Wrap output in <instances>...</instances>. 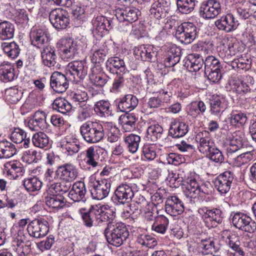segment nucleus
I'll return each instance as SVG.
<instances>
[{"label":"nucleus","instance_id":"1","mask_svg":"<svg viewBox=\"0 0 256 256\" xmlns=\"http://www.w3.org/2000/svg\"><path fill=\"white\" fill-rule=\"evenodd\" d=\"M107 242L111 245L122 246L129 236V232L124 223H108L104 231Z\"/></svg>","mask_w":256,"mask_h":256},{"label":"nucleus","instance_id":"2","mask_svg":"<svg viewBox=\"0 0 256 256\" xmlns=\"http://www.w3.org/2000/svg\"><path fill=\"white\" fill-rule=\"evenodd\" d=\"M80 130L84 140L90 144L100 142L104 136V124L96 120L87 121L80 126Z\"/></svg>","mask_w":256,"mask_h":256},{"label":"nucleus","instance_id":"3","mask_svg":"<svg viewBox=\"0 0 256 256\" xmlns=\"http://www.w3.org/2000/svg\"><path fill=\"white\" fill-rule=\"evenodd\" d=\"M196 176H190L186 178V184L184 192L187 197L195 202L196 200H202L206 195H208L212 190L210 184L200 185L198 182Z\"/></svg>","mask_w":256,"mask_h":256},{"label":"nucleus","instance_id":"4","mask_svg":"<svg viewBox=\"0 0 256 256\" xmlns=\"http://www.w3.org/2000/svg\"><path fill=\"white\" fill-rule=\"evenodd\" d=\"M106 207L100 205L91 206L88 210L82 214L84 225L87 227L96 226L100 222L109 218L108 212H106Z\"/></svg>","mask_w":256,"mask_h":256},{"label":"nucleus","instance_id":"5","mask_svg":"<svg viewBox=\"0 0 256 256\" xmlns=\"http://www.w3.org/2000/svg\"><path fill=\"white\" fill-rule=\"evenodd\" d=\"M222 48L220 50L218 54L225 62H230L232 57L240 52L242 50L241 44L234 38H227L222 41Z\"/></svg>","mask_w":256,"mask_h":256},{"label":"nucleus","instance_id":"6","mask_svg":"<svg viewBox=\"0 0 256 256\" xmlns=\"http://www.w3.org/2000/svg\"><path fill=\"white\" fill-rule=\"evenodd\" d=\"M198 213L208 228H214L222 222L223 214L220 208L210 209L208 207H202L198 209Z\"/></svg>","mask_w":256,"mask_h":256},{"label":"nucleus","instance_id":"7","mask_svg":"<svg viewBox=\"0 0 256 256\" xmlns=\"http://www.w3.org/2000/svg\"><path fill=\"white\" fill-rule=\"evenodd\" d=\"M232 223L236 228L249 233L256 230V224L250 217L242 212H236L232 217Z\"/></svg>","mask_w":256,"mask_h":256},{"label":"nucleus","instance_id":"8","mask_svg":"<svg viewBox=\"0 0 256 256\" xmlns=\"http://www.w3.org/2000/svg\"><path fill=\"white\" fill-rule=\"evenodd\" d=\"M66 76L70 80L78 81L82 79L87 74V68L82 60H74L68 64L66 68Z\"/></svg>","mask_w":256,"mask_h":256},{"label":"nucleus","instance_id":"9","mask_svg":"<svg viewBox=\"0 0 256 256\" xmlns=\"http://www.w3.org/2000/svg\"><path fill=\"white\" fill-rule=\"evenodd\" d=\"M49 19L52 26L56 30L66 28L70 24L68 12L62 8H56L51 10Z\"/></svg>","mask_w":256,"mask_h":256},{"label":"nucleus","instance_id":"10","mask_svg":"<svg viewBox=\"0 0 256 256\" xmlns=\"http://www.w3.org/2000/svg\"><path fill=\"white\" fill-rule=\"evenodd\" d=\"M222 6L219 0H208L202 2L200 8V16L205 19L216 18L221 12Z\"/></svg>","mask_w":256,"mask_h":256},{"label":"nucleus","instance_id":"11","mask_svg":"<svg viewBox=\"0 0 256 256\" xmlns=\"http://www.w3.org/2000/svg\"><path fill=\"white\" fill-rule=\"evenodd\" d=\"M27 230L30 236L42 238L48 232V223L44 218L35 219L28 224Z\"/></svg>","mask_w":256,"mask_h":256},{"label":"nucleus","instance_id":"12","mask_svg":"<svg viewBox=\"0 0 256 256\" xmlns=\"http://www.w3.org/2000/svg\"><path fill=\"white\" fill-rule=\"evenodd\" d=\"M134 190H138L137 186L136 184L132 186L126 184H120L114 191L116 200L120 204L128 202L134 196Z\"/></svg>","mask_w":256,"mask_h":256},{"label":"nucleus","instance_id":"13","mask_svg":"<svg viewBox=\"0 0 256 256\" xmlns=\"http://www.w3.org/2000/svg\"><path fill=\"white\" fill-rule=\"evenodd\" d=\"M234 180V174L230 171H226L214 180L216 188L222 194H226L230 188Z\"/></svg>","mask_w":256,"mask_h":256},{"label":"nucleus","instance_id":"14","mask_svg":"<svg viewBox=\"0 0 256 256\" xmlns=\"http://www.w3.org/2000/svg\"><path fill=\"white\" fill-rule=\"evenodd\" d=\"M246 143V138L243 131L236 130L232 134V138L227 148L228 156L232 157V154L237 153L244 147Z\"/></svg>","mask_w":256,"mask_h":256},{"label":"nucleus","instance_id":"15","mask_svg":"<svg viewBox=\"0 0 256 256\" xmlns=\"http://www.w3.org/2000/svg\"><path fill=\"white\" fill-rule=\"evenodd\" d=\"M57 178L61 180L72 182L78 176V169L76 166L70 164H66L58 166L56 170Z\"/></svg>","mask_w":256,"mask_h":256},{"label":"nucleus","instance_id":"16","mask_svg":"<svg viewBox=\"0 0 256 256\" xmlns=\"http://www.w3.org/2000/svg\"><path fill=\"white\" fill-rule=\"evenodd\" d=\"M157 53L156 48L151 45H140L136 47L134 50L136 58L151 62L156 60Z\"/></svg>","mask_w":256,"mask_h":256},{"label":"nucleus","instance_id":"17","mask_svg":"<svg viewBox=\"0 0 256 256\" xmlns=\"http://www.w3.org/2000/svg\"><path fill=\"white\" fill-rule=\"evenodd\" d=\"M215 24L220 30L230 32L237 28L239 22L232 14H228L217 20L215 22Z\"/></svg>","mask_w":256,"mask_h":256},{"label":"nucleus","instance_id":"18","mask_svg":"<svg viewBox=\"0 0 256 256\" xmlns=\"http://www.w3.org/2000/svg\"><path fill=\"white\" fill-rule=\"evenodd\" d=\"M46 114L44 111L36 112L32 118L28 122V125L30 129L34 131L46 130L48 126L46 120Z\"/></svg>","mask_w":256,"mask_h":256},{"label":"nucleus","instance_id":"19","mask_svg":"<svg viewBox=\"0 0 256 256\" xmlns=\"http://www.w3.org/2000/svg\"><path fill=\"white\" fill-rule=\"evenodd\" d=\"M140 13V10L134 7H126L116 9V16L120 22H128L132 23L138 20Z\"/></svg>","mask_w":256,"mask_h":256},{"label":"nucleus","instance_id":"20","mask_svg":"<svg viewBox=\"0 0 256 256\" xmlns=\"http://www.w3.org/2000/svg\"><path fill=\"white\" fill-rule=\"evenodd\" d=\"M184 210V203L176 196H172L166 198L165 210L172 216H176L182 214Z\"/></svg>","mask_w":256,"mask_h":256},{"label":"nucleus","instance_id":"21","mask_svg":"<svg viewBox=\"0 0 256 256\" xmlns=\"http://www.w3.org/2000/svg\"><path fill=\"white\" fill-rule=\"evenodd\" d=\"M110 183L106 180L96 182L91 190L92 198L101 200L106 198L110 192Z\"/></svg>","mask_w":256,"mask_h":256},{"label":"nucleus","instance_id":"22","mask_svg":"<svg viewBox=\"0 0 256 256\" xmlns=\"http://www.w3.org/2000/svg\"><path fill=\"white\" fill-rule=\"evenodd\" d=\"M62 58L66 60L74 58L78 54V46L72 39H64L60 42Z\"/></svg>","mask_w":256,"mask_h":256},{"label":"nucleus","instance_id":"23","mask_svg":"<svg viewBox=\"0 0 256 256\" xmlns=\"http://www.w3.org/2000/svg\"><path fill=\"white\" fill-rule=\"evenodd\" d=\"M50 86L56 92L62 93L68 87L67 78L62 73L55 72L50 77Z\"/></svg>","mask_w":256,"mask_h":256},{"label":"nucleus","instance_id":"24","mask_svg":"<svg viewBox=\"0 0 256 256\" xmlns=\"http://www.w3.org/2000/svg\"><path fill=\"white\" fill-rule=\"evenodd\" d=\"M254 82L253 78L250 76H244L242 80L233 79L230 81V84L238 94H241L250 92Z\"/></svg>","mask_w":256,"mask_h":256},{"label":"nucleus","instance_id":"25","mask_svg":"<svg viewBox=\"0 0 256 256\" xmlns=\"http://www.w3.org/2000/svg\"><path fill=\"white\" fill-rule=\"evenodd\" d=\"M188 131V124L179 118H172L170 123L169 134L172 138H178L186 135Z\"/></svg>","mask_w":256,"mask_h":256},{"label":"nucleus","instance_id":"26","mask_svg":"<svg viewBox=\"0 0 256 256\" xmlns=\"http://www.w3.org/2000/svg\"><path fill=\"white\" fill-rule=\"evenodd\" d=\"M86 190L85 184L82 181L75 182L69 192L68 197L76 202L86 200Z\"/></svg>","mask_w":256,"mask_h":256},{"label":"nucleus","instance_id":"27","mask_svg":"<svg viewBox=\"0 0 256 256\" xmlns=\"http://www.w3.org/2000/svg\"><path fill=\"white\" fill-rule=\"evenodd\" d=\"M138 100L132 94H128L120 98L118 102V108L122 112H130L138 106Z\"/></svg>","mask_w":256,"mask_h":256},{"label":"nucleus","instance_id":"28","mask_svg":"<svg viewBox=\"0 0 256 256\" xmlns=\"http://www.w3.org/2000/svg\"><path fill=\"white\" fill-rule=\"evenodd\" d=\"M41 57L42 63L49 68L54 66L56 64V56L55 49L49 45H44L42 48Z\"/></svg>","mask_w":256,"mask_h":256},{"label":"nucleus","instance_id":"29","mask_svg":"<svg viewBox=\"0 0 256 256\" xmlns=\"http://www.w3.org/2000/svg\"><path fill=\"white\" fill-rule=\"evenodd\" d=\"M149 1L150 0H144ZM154 2L152 5L150 9L151 16L158 20L164 18L166 16L168 3L164 0H154Z\"/></svg>","mask_w":256,"mask_h":256},{"label":"nucleus","instance_id":"30","mask_svg":"<svg viewBox=\"0 0 256 256\" xmlns=\"http://www.w3.org/2000/svg\"><path fill=\"white\" fill-rule=\"evenodd\" d=\"M30 37L32 44L34 46L42 48L44 45H48L47 34L43 30H34L30 32Z\"/></svg>","mask_w":256,"mask_h":256},{"label":"nucleus","instance_id":"31","mask_svg":"<svg viewBox=\"0 0 256 256\" xmlns=\"http://www.w3.org/2000/svg\"><path fill=\"white\" fill-rule=\"evenodd\" d=\"M112 20L102 16H98L92 20L93 28L102 34L104 31H108L112 28Z\"/></svg>","mask_w":256,"mask_h":256},{"label":"nucleus","instance_id":"32","mask_svg":"<svg viewBox=\"0 0 256 256\" xmlns=\"http://www.w3.org/2000/svg\"><path fill=\"white\" fill-rule=\"evenodd\" d=\"M106 68L112 73L114 72V70L120 72L126 73L128 70L124 60L118 57H111L106 62Z\"/></svg>","mask_w":256,"mask_h":256},{"label":"nucleus","instance_id":"33","mask_svg":"<svg viewBox=\"0 0 256 256\" xmlns=\"http://www.w3.org/2000/svg\"><path fill=\"white\" fill-rule=\"evenodd\" d=\"M26 133L20 128H16L11 134L10 138L16 144L22 143L23 147L27 148L30 145V138H26Z\"/></svg>","mask_w":256,"mask_h":256},{"label":"nucleus","instance_id":"34","mask_svg":"<svg viewBox=\"0 0 256 256\" xmlns=\"http://www.w3.org/2000/svg\"><path fill=\"white\" fill-rule=\"evenodd\" d=\"M229 118L231 125L238 128L243 127L248 120L246 114L240 110H234L231 112Z\"/></svg>","mask_w":256,"mask_h":256},{"label":"nucleus","instance_id":"35","mask_svg":"<svg viewBox=\"0 0 256 256\" xmlns=\"http://www.w3.org/2000/svg\"><path fill=\"white\" fill-rule=\"evenodd\" d=\"M164 136L163 128L158 124H152L147 130V138L152 142L162 140Z\"/></svg>","mask_w":256,"mask_h":256},{"label":"nucleus","instance_id":"36","mask_svg":"<svg viewBox=\"0 0 256 256\" xmlns=\"http://www.w3.org/2000/svg\"><path fill=\"white\" fill-rule=\"evenodd\" d=\"M15 77L14 68L8 62H3L0 64V78L4 82L12 81Z\"/></svg>","mask_w":256,"mask_h":256},{"label":"nucleus","instance_id":"37","mask_svg":"<svg viewBox=\"0 0 256 256\" xmlns=\"http://www.w3.org/2000/svg\"><path fill=\"white\" fill-rule=\"evenodd\" d=\"M0 48L6 56L12 58H17L20 51L18 45L14 42H2Z\"/></svg>","mask_w":256,"mask_h":256},{"label":"nucleus","instance_id":"38","mask_svg":"<svg viewBox=\"0 0 256 256\" xmlns=\"http://www.w3.org/2000/svg\"><path fill=\"white\" fill-rule=\"evenodd\" d=\"M16 148L12 142L7 140L0 142V158H8L16 153Z\"/></svg>","mask_w":256,"mask_h":256},{"label":"nucleus","instance_id":"39","mask_svg":"<svg viewBox=\"0 0 256 256\" xmlns=\"http://www.w3.org/2000/svg\"><path fill=\"white\" fill-rule=\"evenodd\" d=\"M14 25L8 21L0 22V40H4L13 38L14 34Z\"/></svg>","mask_w":256,"mask_h":256},{"label":"nucleus","instance_id":"40","mask_svg":"<svg viewBox=\"0 0 256 256\" xmlns=\"http://www.w3.org/2000/svg\"><path fill=\"white\" fill-rule=\"evenodd\" d=\"M94 111L100 117H107L111 115L112 112L110 104L108 101L99 100L94 104Z\"/></svg>","mask_w":256,"mask_h":256},{"label":"nucleus","instance_id":"41","mask_svg":"<svg viewBox=\"0 0 256 256\" xmlns=\"http://www.w3.org/2000/svg\"><path fill=\"white\" fill-rule=\"evenodd\" d=\"M210 112L212 114L218 116L226 109L224 100L219 96H213L210 100Z\"/></svg>","mask_w":256,"mask_h":256},{"label":"nucleus","instance_id":"42","mask_svg":"<svg viewBox=\"0 0 256 256\" xmlns=\"http://www.w3.org/2000/svg\"><path fill=\"white\" fill-rule=\"evenodd\" d=\"M140 140L139 136L132 134L124 137V141L129 152L134 154L138 151Z\"/></svg>","mask_w":256,"mask_h":256},{"label":"nucleus","instance_id":"43","mask_svg":"<svg viewBox=\"0 0 256 256\" xmlns=\"http://www.w3.org/2000/svg\"><path fill=\"white\" fill-rule=\"evenodd\" d=\"M32 142L34 146L44 148L48 146L50 138L47 134L44 132H38L33 134Z\"/></svg>","mask_w":256,"mask_h":256},{"label":"nucleus","instance_id":"44","mask_svg":"<svg viewBox=\"0 0 256 256\" xmlns=\"http://www.w3.org/2000/svg\"><path fill=\"white\" fill-rule=\"evenodd\" d=\"M4 166L8 169V174L12 175L13 178L22 176L24 172L22 164L17 160L7 162L5 164Z\"/></svg>","mask_w":256,"mask_h":256},{"label":"nucleus","instance_id":"45","mask_svg":"<svg viewBox=\"0 0 256 256\" xmlns=\"http://www.w3.org/2000/svg\"><path fill=\"white\" fill-rule=\"evenodd\" d=\"M169 224L168 219L163 215L158 216L152 224V229L158 233L164 234Z\"/></svg>","mask_w":256,"mask_h":256},{"label":"nucleus","instance_id":"46","mask_svg":"<svg viewBox=\"0 0 256 256\" xmlns=\"http://www.w3.org/2000/svg\"><path fill=\"white\" fill-rule=\"evenodd\" d=\"M204 64V60L200 57H196L194 55L188 56L186 62V66L188 70L190 72H198L203 66Z\"/></svg>","mask_w":256,"mask_h":256},{"label":"nucleus","instance_id":"47","mask_svg":"<svg viewBox=\"0 0 256 256\" xmlns=\"http://www.w3.org/2000/svg\"><path fill=\"white\" fill-rule=\"evenodd\" d=\"M138 116L134 113L127 114L124 117L122 122V128L126 132L134 130L138 121Z\"/></svg>","mask_w":256,"mask_h":256},{"label":"nucleus","instance_id":"48","mask_svg":"<svg viewBox=\"0 0 256 256\" xmlns=\"http://www.w3.org/2000/svg\"><path fill=\"white\" fill-rule=\"evenodd\" d=\"M104 126L106 130L107 140L110 143L116 142L120 138V130L118 128L111 122L106 124Z\"/></svg>","mask_w":256,"mask_h":256},{"label":"nucleus","instance_id":"49","mask_svg":"<svg viewBox=\"0 0 256 256\" xmlns=\"http://www.w3.org/2000/svg\"><path fill=\"white\" fill-rule=\"evenodd\" d=\"M46 203L49 207L56 209L61 208L66 205L64 198L61 194L46 196Z\"/></svg>","mask_w":256,"mask_h":256},{"label":"nucleus","instance_id":"50","mask_svg":"<svg viewBox=\"0 0 256 256\" xmlns=\"http://www.w3.org/2000/svg\"><path fill=\"white\" fill-rule=\"evenodd\" d=\"M84 160L88 166L92 168L98 165L99 156L94 146H90L86 150V158Z\"/></svg>","mask_w":256,"mask_h":256},{"label":"nucleus","instance_id":"51","mask_svg":"<svg viewBox=\"0 0 256 256\" xmlns=\"http://www.w3.org/2000/svg\"><path fill=\"white\" fill-rule=\"evenodd\" d=\"M206 109V106L202 101L194 102L189 106L188 113L192 118H196L200 114H203Z\"/></svg>","mask_w":256,"mask_h":256},{"label":"nucleus","instance_id":"52","mask_svg":"<svg viewBox=\"0 0 256 256\" xmlns=\"http://www.w3.org/2000/svg\"><path fill=\"white\" fill-rule=\"evenodd\" d=\"M54 110L58 112L65 114L69 112L72 108L70 104L66 99L63 98H56L52 104Z\"/></svg>","mask_w":256,"mask_h":256},{"label":"nucleus","instance_id":"53","mask_svg":"<svg viewBox=\"0 0 256 256\" xmlns=\"http://www.w3.org/2000/svg\"><path fill=\"white\" fill-rule=\"evenodd\" d=\"M178 26L176 30L175 36L176 39L182 44H186L192 43L196 38L192 34H190L188 32Z\"/></svg>","mask_w":256,"mask_h":256},{"label":"nucleus","instance_id":"54","mask_svg":"<svg viewBox=\"0 0 256 256\" xmlns=\"http://www.w3.org/2000/svg\"><path fill=\"white\" fill-rule=\"evenodd\" d=\"M196 2V0H177L178 9L182 14H189L194 10Z\"/></svg>","mask_w":256,"mask_h":256},{"label":"nucleus","instance_id":"55","mask_svg":"<svg viewBox=\"0 0 256 256\" xmlns=\"http://www.w3.org/2000/svg\"><path fill=\"white\" fill-rule=\"evenodd\" d=\"M22 92L16 88H10L6 90L5 98L6 100L11 104L19 101L22 97Z\"/></svg>","mask_w":256,"mask_h":256},{"label":"nucleus","instance_id":"56","mask_svg":"<svg viewBox=\"0 0 256 256\" xmlns=\"http://www.w3.org/2000/svg\"><path fill=\"white\" fill-rule=\"evenodd\" d=\"M24 185L28 191L33 192L40 190L42 182L38 178L32 177L25 179Z\"/></svg>","mask_w":256,"mask_h":256},{"label":"nucleus","instance_id":"57","mask_svg":"<svg viewBox=\"0 0 256 256\" xmlns=\"http://www.w3.org/2000/svg\"><path fill=\"white\" fill-rule=\"evenodd\" d=\"M66 144L65 145L66 152L68 155L72 156L77 153L80 150V145L78 141L76 138H74L72 142L69 138H66Z\"/></svg>","mask_w":256,"mask_h":256},{"label":"nucleus","instance_id":"58","mask_svg":"<svg viewBox=\"0 0 256 256\" xmlns=\"http://www.w3.org/2000/svg\"><path fill=\"white\" fill-rule=\"evenodd\" d=\"M205 154L207 158L215 162L222 163L224 160V156L222 152L214 146Z\"/></svg>","mask_w":256,"mask_h":256},{"label":"nucleus","instance_id":"59","mask_svg":"<svg viewBox=\"0 0 256 256\" xmlns=\"http://www.w3.org/2000/svg\"><path fill=\"white\" fill-rule=\"evenodd\" d=\"M71 186L70 182L62 180L60 182L51 184L50 189L54 190L56 192L66 193L69 190Z\"/></svg>","mask_w":256,"mask_h":256},{"label":"nucleus","instance_id":"60","mask_svg":"<svg viewBox=\"0 0 256 256\" xmlns=\"http://www.w3.org/2000/svg\"><path fill=\"white\" fill-rule=\"evenodd\" d=\"M156 146L152 144H144L142 148V154L145 158L148 160H154L156 156Z\"/></svg>","mask_w":256,"mask_h":256},{"label":"nucleus","instance_id":"61","mask_svg":"<svg viewBox=\"0 0 256 256\" xmlns=\"http://www.w3.org/2000/svg\"><path fill=\"white\" fill-rule=\"evenodd\" d=\"M229 157L232 158L234 161L235 164L239 166L248 162L252 159V156L250 152H247L238 155L236 154V156H234L232 154V157Z\"/></svg>","mask_w":256,"mask_h":256},{"label":"nucleus","instance_id":"62","mask_svg":"<svg viewBox=\"0 0 256 256\" xmlns=\"http://www.w3.org/2000/svg\"><path fill=\"white\" fill-rule=\"evenodd\" d=\"M92 114V109L89 104H84L80 106L78 109V119L80 121H83L90 118Z\"/></svg>","mask_w":256,"mask_h":256},{"label":"nucleus","instance_id":"63","mask_svg":"<svg viewBox=\"0 0 256 256\" xmlns=\"http://www.w3.org/2000/svg\"><path fill=\"white\" fill-rule=\"evenodd\" d=\"M92 74L90 76L91 83L98 87L103 86L107 82V78L104 76L96 74L94 73V68L92 69Z\"/></svg>","mask_w":256,"mask_h":256},{"label":"nucleus","instance_id":"64","mask_svg":"<svg viewBox=\"0 0 256 256\" xmlns=\"http://www.w3.org/2000/svg\"><path fill=\"white\" fill-rule=\"evenodd\" d=\"M107 54L108 52L105 49L100 48L94 50L92 56V62L95 64H100L102 62L105 60Z\"/></svg>","mask_w":256,"mask_h":256}]
</instances>
